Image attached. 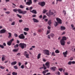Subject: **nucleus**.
<instances>
[{
	"label": "nucleus",
	"mask_w": 75,
	"mask_h": 75,
	"mask_svg": "<svg viewBox=\"0 0 75 75\" xmlns=\"http://www.w3.org/2000/svg\"><path fill=\"white\" fill-rule=\"evenodd\" d=\"M67 40V38L65 36H63L60 40V43L62 45H64L65 42L64 41Z\"/></svg>",
	"instance_id": "1"
},
{
	"label": "nucleus",
	"mask_w": 75,
	"mask_h": 75,
	"mask_svg": "<svg viewBox=\"0 0 75 75\" xmlns=\"http://www.w3.org/2000/svg\"><path fill=\"white\" fill-rule=\"evenodd\" d=\"M19 46L21 47L22 49H24V48H26L27 45L24 43H20L19 44Z\"/></svg>",
	"instance_id": "2"
},
{
	"label": "nucleus",
	"mask_w": 75,
	"mask_h": 75,
	"mask_svg": "<svg viewBox=\"0 0 75 75\" xmlns=\"http://www.w3.org/2000/svg\"><path fill=\"white\" fill-rule=\"evenodd\" d=\"M18 11L19 13V14H26L27 13V11H22V10L20 9H18Z\"/></svg>",
	"instance_id": "3"
},
{
	"label": "nucleus",
	"mask_w": 75,
	"mask_h": 75,
	"mask_svg": "<svg viewBox=\"0 0 75 75\" xmlns=\"http://www.w3.org/2000/svg\"><path fill=\"white\" fill-rule=\"evenodd\" d=\"M43 52L44 54H46L47 55H50V52L48 50H43Z\"/></svg>",
	"instance_id": "4"
},
{
	"label": "nucleus",
	"mask_w": 75,
	"mask_h": 75,
	"mask_svg": "<svg viewBox=\"0 0 75 75\" xmlns=\"http://www.w3.org/2000/svg\"><path fill=\"white\" fill-rule=\"evenodd\" d=\"M28 1L26 3L27 6H30L32 4V0H27Z\"/></svg>",
	"instance_id": "5"
},
{
	"label": "nucleus",
	"mask_w": 75,
	"mask_h": 75,
	"mask_svg": "<svg viewBox=\"0 0 75 75\" xmlns=\"http://www.w3.org/2000/svg\"><path fill=\"white\" fill-rule=\"evenodd\" d=\"M38 4L40 6H41V7H44L45 5V2L44 1L41 2H39Z\"/></svg>",
	"instance_id": "6"
},
{
	"label": "nucleus",
	"mask_w": 75,
	"mask_h": 75,
	"mask_svg": "<svg viewBox=\"0 0 75 75\" xmlns=\"http://www.w3.org/2000/svg\"><path fill=\"white\" fill-rule=\"evenodd\" d=\"M18 38L20 39H24L25 38V36L23 34H22L18 36Z\"/></svg>",
	"instance_id": "7"
},
{
	"label": "nucleus",
	"mask_w": 75,
	"mask_h": 75,
	"mask_svg": "<svg viewBox=\"0 0 75 75\" xmlns=\"http://www.w3.org/2000/svg\"><path fill=\"white\" fill-rule=\"evenodd\" d=\"M56 20L59 24H62V20H61V19L57 18H56Z\"/></svg>",
	"instance_id": "8"
},
{
	"label": "nucleus",
	"mask_w": 75,
	"mask_h": 75,
	"mask_svg": "<svg viewBox=\"0 0 75 75\" xmlns=\"http://www.w3.org/2000/svg\"><path fill=\"white\" fill-rule=\"evenodd\" d=\"M50 62H46L45 64V65L46 66L47 68H49L50 67Z\"/></svg>",
	"instance_id": "9"
},
{
	"label": "nucleus",
	"mask_w": 75,
	"mask_h": 75,
	"mask_svg": "<svg viewBox=\"0 0 75 75\" xmlns=\"http://www.w3.org/2000/svg\"><path fill=\"white\" fill-rule=\"evenodd\" d=\"M63 54L65 58H66L67 56V55L68 54V51L67 50L65 52H64L63 53Z\"/></svg>",
	"instance_id": "10"
},
{
	"label": "nucleus",
	"mask_w": 75,
	"mask_h": 75,
	"mask_svg": "<svg viewBox=\"0 0 75 75\" xmlns=\"http://www.w3.org/2000/svg\"><path fill=\"white\" fill-rule=\"evenodd\" d=\"M6 32V30L5 29H2L0 30V34H4Z\"/></svg>",
	"instance_id": "11"
},
{
	"label": "nucleus",
	"mask_w": 75,
	"mask_h": 75,
	"mask_svg": "<svg viewBox=\"0 0 75 75\" xmlns=\"http://www.w3.org/2000/svg\"><path fill=\"white\" fill-rule=\"evenodd\" d=\"M68 65H71V64H75V61H69L68 63Z\"/></svg>",
	"instance_id": "12"
},
{
	"label": "nucleus",
	"mask_w": 75,
	"mask_h": 75,
	"mask_svg": "<svg viewBox=\"0 0 75 75\" xmlns=\"http://www.w3.org/2000/svg\"><path fill=\"white\" fill-rule=\"evenodd\" d=\"M30 12L34 14H37V11L33 9L32 11H30Z\"/></svg>",
	"instance_id": "13"
},
{
	"label": "nucleus",
	"mask_w": 75,
	"mask_h": 75,
	"mask_svg": "<svg viewBox=\"0 0 75 75\" xmlns=\"http://www.w3.org/2000/svg\"><path fill=\"white\" fill-rule=\"evenodd\" d=\"M33 21L34 23H38L39 22L38 20H37V19H35V18H33Z\"/></svg>",
	"instance_id": "14"
},
{
	"label": "nucleus",
	"mask_w": 75,
	"mask_h": 75,
	"mask_svg": "<svg viewBox=\"0 0 75 75\" xmlns=\"http://www.w3.org/2000/svg\"><path fill=\"white\" fill-rule=\"evenodd\" d=\"M66 28L64 26H61L60 27L61 30H65Z\"/></svg>",
	"instance_id": "15"
},
{
	"label": "nucleus",
	"mask_w": 75,
	"mask_h": 75,
	"mask_svg": "<svg viewBox=\"0 0 75 75\" xmlns=\"http://www.w3.org/2000/svg\"><path fill=\"white\" fill-rule=\"evenodd\" d=\"M16 64H17V62L14 61L11 63V65H15Z\"/></svg>",
	"instance_id": "16"
},
{
	"label": "nucleus",
	"mask_w": 75,
	"mask_h": 75,
	"mask_svg": "<svg viewBox=\"0 0 75 75\" xmlns=\"http://www.w3.org/2000/svg\"><path fill=\"white\" fill-rule=\"evenodd\" d=\"M55 68H56L55 67H51L50 68V69L53 70V71H55Z\"/></svg>",
	"instance_id": "17"
},
{
	"label": "nucleus",
	"mask_w": 75,
	"mask_h": 75,
	"mask_svg": "<svg viewBox=\"0 0 75 75\" xmlns=\"http://www.w3.org/2000/svg\"><path fill=\"white\" fill-rule=\"evenodd\" d=\"M48 71H49L48 70H47L43 71H42V73L43 74H46V73L48 72Z\"/></svg>",
	"instance_id": "18"
},
{
	"label": "nucleus",
	"mask_w": 75,
	"mask_h": 75,
	"mask_svg": "<svg viewBox=\"0 0 75 75\" xmlns=\"http://www.w3.org/2000/svg\"><path fill=\"white\" fill-rule=\"evenodd\" d=\"M24 31H28L29 30V28H25L23 29Z\"/></svg>",
	"instance_id": "19"
},
{
	"label": "nucleus",
	"mask_w": 75,
	"mask_h": 75,
	"mask_svg": "<svg viewBox=\"0 0 75 75\" xmlns=\"http://www.w3.org/2000/svg\"><path fill=\"white\" fill-rule=\"evenodd\" d=\"M41 53H39L37 56V59H40V57H41Z\"/></svg>",
	"instance_id": "20"
},
{
	"label": "nucleus",
	"mask_w": 75,
	"mask_h": 75,
	"mask_svg": "<svg viewBox=\"0 0 75 75\" xmlns=\"http://www.w3.org/2000/svg\"><path fill=\"white\" fill-rule=\"evenodd\" d=\"M50 36L51 37H52V38H53L54 36H55V35L52 33H51L50 34Z\"/></svg>",
	"instance_id": "21"
},
{
	"label": "nucleus",
	"mask_w": 75,
	"mask_h": 75,
	"mask_svg": "<svg viewBox=\"0 0 75 75\" xmlns=\"http://www.w3.org/2000/svg\"><path fill=\"white\" fill-rule=\"evenodd\" d=\"M8 34L9 35L8 36V38H10V37H11V33H8Z\"/></svg>",
	"instance_id": "22"
},
{
	"label": "nucleus",
	"mask_w": 75,
	"mask_h": 75,
	"mask_svg": "<svg viewBox=\"0 0 75 75\" xmlns=\"http://www.w3.org/2000/svg\"><path fill=\"white\" fill-rule=\"evenodd\" d=\"M11 42H10V41H9L7 43V44L8 45H9V46H10L11 45Z\"/></svg>",
	"instance_id": "23"
},
{
	"label": "nucleus",
	"mask_w": 75,
	"mask_h": 75,
	"mask_svg": "<svg viewBox=\"0 0 75 75\" xmlns=\"http://www.w3.org/2000/svg\"><path fill=\"white\" fill-rule=\"evenodd\" d=\"M54 25L55 27H57L58 25V22H55V23L54 24Z\"/></svg>",
	"instance_id": "24"
},
{
	"label": "nucleus",
	"mask_w": 75,
	"mask_h": 75,
	"mask_svg": "<svg viewBox=\"0 0 75 75\" xmlns=\"http://www.w3.org/2000/svg\"><path fill=\"white\" fill-rule=\"evenodd\" d=\"M51 20H50L48 21V24L49 25H50L51 24Z\"/></svg>",
	"instance_id": "25"
},
{
	"label": "nucleus",
	"mask_w": 75,
	"mask_h": 75,
	"mask_svg": "<svg viewBox=\"0 0 75 75\" xmlns=\"http://www.w3.org/2000/svg\"><path fill=\"white\" fill-rule=\"evenodd\" d=\"M12 75H17V73L13 72L12 73Z\"/></svg>",
	"instance_id": "26"
},
{
	"label": "nucleus",
	"mask_w": 75,
	"mask_h": 75,
	"mask_svg": "<svg viewBox=\"0 0 75 75\" xmlns=\"http://www.w3.org/2000/svg\"><path fill=\"white\" fill-rule=\"evenodd\" d=\"M55 52L56 54H59V53L60 52L58 50H57L55 51Z\"/></svg>",
	"instance_id": "27"
},
{
	"label": "nucleus",
	"mask_w": 75,
	"mask_h": 75,
	"mask_svg": "<svg viewBox=\"0 0 75 75\" xmlns=\"http://www.w3.org/2000/svg\"><path fill=\"white\" fill-rule=\"evenodd\" d=\"M55 74L56 75H60L61 74L60 73V72L59 71H57L56 72Z\"/></svg>",
	"instance_id": "28"
},
{
	"label": "nucleus",
	"mask_w": 75,
	"mask_h": 75,
	"mask_svg": "<svg viewBox=\"0 0 75 75\" xmlns=\"http://www.w3.org/2000/svg\"><path fill=\"white\" fill-rule=\"evenodd\" d=\"M13 11H14V12H17V11H18V9L16 8L13 9Z\"/></svg>",
	"instance_id": "29"
},
{
	"label": "nucleus",
	"mask_w": 75,
	"mask_h": 75,
	"mask_svg": "<svg viewBox=\"0 0 75 75\" xmlns=\"http://www.w3.org/2000/svg\"><path fill=\"white\" fill-rule=\"evenodd\" d=\"M47 11H48V10H46L45 9L43 10V13H45L46 12H47Z\"/></svg>",
	"instance_id": "30"
},
{
	"label": "nucleus",
	"mask_w": 75,
	"mask_h": 75,
	"mask_svg": "<svg viewBox=\"0 0 75 75\" xmlns=\"http://www.w3.org/2000/svg\"><path fill=\"white\" fill-rule=\"evenodd\" d=\"M0 48H2V49H4V46L2 45H0Z\"/></svg>",
	"instance_id": "31"
},
{
	"label": "nucleus",
	"mask_w": 75,
	"mask_h": 75,
	"mask_svg": "<svg viewBox=\"0 0 75 75\" xmlns=\"http://www.w3.org/2000/svg\"><path fill=\"white\" fill-rule=\"evenodd\" d=\"M13 68L15 69H18V67L17 66H13Z\"/></svg>",
	"instance_id": "32"
},
{
	"label": "nucleus",
	"mask_w": 75,
	"mask_h": 75,
	"mask_svg": "<svg viewBox=\"0 0 75 75\" xmlns=\"http://www.w3.org/2000/svg\"><path fill=\"white\" fill-rule=\"evenodd\" d=\"M43 67L44 70H45V69H47V67H46L45 66V65L44 64H43Z\"/></svg>",
	"instance_id": "33"
},
{
	"label": "nucleus",
	"mask_w": 75,
	"mask_h": 75,
	"mask_svg": "<svg viewBox=\"0 0 75 75\" xmlns=\"http://www.w3.org/2000/svg\"><path fill=\"white\" fill-rule=\"evenodd\" d=\"M17 16L18 17H19V18H21L22 17L20 15L18 14H17Z\"/></svg>",
	"instance_id": "34"
},
{
	"label": "nucleus",
	"mask_w": 75,
	"mask_h": 75,
	"mask_svg": "<svg viewBox=\"0 0 75 75\" xmlns=\"http://www.w3.org/2000/svg\"><path fill=\"white\" fill-rule=\"evenodd\" d=\"M20 8H24V6H23L22 5H20L19 6Z\"/></svg>",
	"instance_id": "35"
},
{
	"label": "nucleus",
	"mask_w": 75,
	"mask_h": 75,
	"mask_svg": "<svg viewBox=\"0 0 75 75\" xmlns=\"http://www.w3.org/2000/svg\"><path fill=\"white\" fill-rule=\"evenodd\" d=\"M27 54H28V52L26 51H25L24 53V56H25V55H27Z\"/></svg>",
	"instance_id": "36"
},
{
	"label": "nucleus",
	"mask_w": 75,
	"mask_h": 75,
	"mask_svg": "<svg viewBox=\"0 0 75 75\" xmlns=\"http://www.w3.org/2000/svg\"><path fill=\"white\" fill-rule=\"evenodd\" d=\"M50 30H47L46 35H48V34H50Z\"/></svg>",
	"instance_id": "37"
},
{
	"label": "nucleus",
	"mask_w": 75,
	"mask_h": 75,
	"mask_svg": "<svg viewBox=\"0 0 75 75\" xmlns=\"http://www.w3.org/2000/svg\"><path fill=\"white\" fill-rule=\"evenodd\" d=\"M56 4H57L58 1H59V2H61L62 1V0H56Z\"/></svg>",
	"instance_id": "38"
},
{
	"label": "nucleus",
	"mask_w": 75,
	"mask_h": 75,
	"mask_svg": "<svg viewBox=\"0 0 75 75\" xmlns=\"http://www.w3.org/2000/svg\"><path fill=\"white\" fill-rule=\"evenodd\" d=\"M25 56H26V58H29V54H26V55H25Z\"/></svg>",
	"instance_id": "39"
},
{
	"label": "nucleus",
	"mask_w": 75,
	"mask_h": 75,
	"mask_svg": "<svg viewBox=\"0 0 75 75\" xmlns=\"http://www.w3.org/2000/svg\"><path fill=\"white\" fill-rule=\"evenodd\" d=\"M11 25H15V22L13 21V22L11 24Z\"/></svg>",
	"instance_id": "40"
},
{
	"label": "nucleus",
	"mask_w": 75,
	"mask_h": 75,
	"mask_svg": "<svg viewBox=\"0 0 75 75\" xmlns=\"http://www.w3.org/2000/svg\"><path fill=\"white\" fill-rule=\"evenodd\" d=\"M1 59L2 61H4L6 59H5V57H3Z\"/></svg>",
	"instance_id": "41"
},
{
	"label": "nucleus",
	"mask_w": 75,
	"mask_h": 75,
	"mask_svg": "<svg viewBox=\"0 0 75 75\" xmlns=\"http://www.w3.org/2000/svg\"><path fill=\"white\" fill-rule=\"evenodd\" d=\"M52 56H55L56 55L55 54V53L54 52H52Z\"/></svg>",
	"instance_id": "42"
},
{
	"label": "nucleus",
	"mask_w": 75,
	"mask_h": 75,
	"mask_svg": "<svg viewBox=\"0 0 75 75\" xmlns=\"http://www.w3.org/2000/svg\"><path fill=\"white\" fill-rule=\"evenodd\" d=\"M14 47H15V48H16H16H18V44H16V45H15Z\"/></svg>",
	"instance_id": "43"
},
{
	"label": "nucleus",
	"mask_w": 75,
	"mask_h": 75,
	"mask_svg": "<svg viewBox=\"0 0 75 75\" xmlns=\"http://www.w3.org/2000/svg\"><path fill=\"white\" fill-rule=\"evenodd\" d=\"M21 68H22V69H24V65H21Z\"/></svg>",
	"instance_id": "44"
},
{
	"label": "nucleus",
	"mask_w": 75,
	"mask_h": 75,
	"mask_svg": "<svg viewBox=\"0 0 75 75\" xmlns=\"http://www.w3.org/2000/svg\"><path fill=\"white\" fill-rule=\"evenodd\" d=\"M63 13H64V15H66V14H67L66 13V11L65 10L63 11Z\"/></svg>",
	"instance_id": "45"
},
{
	"label": "nucleus",
	"mask_w": 75,
	"mask_h": 75,
	"mask_svg": "<svg viewBox=\"0 0 75 75\" xmlns=\"http://www.w3.org/2000/svg\"><path fill=\"white\" fill-rule=\"evenodd\" d=\"M59 70L60 72H62V70H63V69H62V68H61L60 69H59Z\"/></svg>",
	"instance_id": "46"
},
{
	"label": "nucleus",
	"mask_w": 75,
	"mask_h": 75,
	"mask_svg": "<svg viewBox=\"0 0 75 75\" xmlns=\"http://www.w3.org/2000/svg\"><path fill=\"white\" fill-rule=\"evenodd\" d=\"M23 33L25 35H27V33L25 32H24Z\"/></svg>",
	"instance_id": "47"
},
{
	"label": "nucleus",
	"mask_w": 75,
	"mask_h": 75,
	"mask_svg": "<svg viewBox=\"0 0 75 75\" xmlns=\"http://www.w3.org/2000/svg\"><path fill=\"white\" fill-rule=\"evenodd\" d=\"M54 13L53 12H51L50 13H49L50 15H53Z\"/></svg>",
	"instance_id": "48"
},
{
	"label": "nucleus",
	"mask_w": 75,
	"mask_h": 75,
	"mask_svg": "<svg viewBox=\"0 0 75 75\" xmlns=\"http://www.w3.org/2000/svg\"><path fill=\"white\" fill-rule=\"evenodd\" d=\"M13 52H17V51H18V49H14L13 50Z\"/></svg>",
	"instance_id": "49"
},
{
	"label": "nucleus",
	"mask_w": 75,
	"mask_h": 75,
	"mask_svg": "<svg viewBox=\"0 0 75 75\" xmlns=\"http://www.w3.org/2000/svg\"><path fill=\"white\" fill-rule=\"evenodd\" d=\"M14 36H15V37H17L18 36V35H17V34L16 33H15L14 34Z\"/></svg>",
	"instance_id": "50"
},
{
	"label": "nucleus",
	"mask_w": 75,
	"mask_h": 75,
	"mask_svg": "<svg viewBox=\"0 0 75 75\" xmlns=\"http://www.w3.org/2000/svg\"><path fill=\"white\" fill-rule=\"evenodd\" d=\"M10 11H9L5 12V13H6V14H10Z\"/></svg>",
	"instance_id": "51"
},
{
	"label": "nucleus",
	"mask_w": 75,
	"mask_h": 75,
	"mask_svg": "<svg viewBox=\"0 0 75 75\" xmlns=\"http://www.w3.org/2000/svg\"><path fill=\"white\" fill-rule=\"evenodd\" d=\"M13 41H14V39H11V40H10L9 41L11 42V43H12V42H13Z\"/></svg>",
	"instance_id": "52"
},
{
	"label": "nucleus",
	"mask_w": 75,
	"mask_h": 75,
	"mask_svg": "<svg viewBox=\"0 0 75 75\" xmlns=\"http://www.w3.org/2000/svg\"><path fill=\"white\" fill-rule=\"evenodd\" d=\"M47 37L48 38H49V39H51V38H50V35H48Z\"/></svg>",
	"instance_id": "53"
},
{
	"label": "nucleus",
	"mask_w": 75,
	"mask_h": 75,
	"mask_svg": "<svg viewBox=\"0 0 75 75\" xmlns=\"http://www.w3.org/2000/svg\"><path fill=\"white\" fill-rule=\"evenodd\" d=\"M19 22L20 23H22V22H23V20H19Z\"/></svg>",
	"instance_id": "54"
},
{
	"label": "nucleus",
	"mask_w": 75,
	"mask_h": 75,
	"mask_svg": "<svg viewBox=\"0 0 75 75\" xmlns=\"http://www.w3.org/2000/svg\"><path fill=\"white\" fill-rule=\"evenodd\" d=\"M42 31V30H41V29H38V31L39 33H40V32H41Z\"/></svg>",
	"instance_id": "55"
},
{
	"label": "nucleus",
	"mask_w": 75,
	"mask_h": 75,
	"mask_svg": "<svg viewBox=\"0 0 75 75\" xmlns=\"http://www.w3.org/2000/svg\"><path fill=\"white\" fill-rule=\"evenodd\" d=\"M18 65L19 67H20V66H21V62H19L18 63Z\"/></svg>",
	"instance_id": "56"
},
{
	"label": "nucleus",
	"mask_w": 75,
	"mask_h": 75,
	"mask_svg": "<svg viewBox=\"0 0 75 75\" xmlns=\"http://www.w3.org/2000/svg\"><path fill=\"white\" fill-rule=\"evenodd\" d=\"M47 17V16L45 15H44L43 16V19H44V18H45Z\"/></svg>",
	"instance_id": "57"
},
{
	"label": "nucleus",
	"mask_w": 75,
	"mask_h": 75,
	"mask_svg": "<svg viewBox=\"0 0 75 75\" xmlns=\"http://www.w3.org/2000/svg\"><path fill=\"white\" fill-rule=\"evenodd\" d=\"M0 68H1V69H4V67L3 66H1L0 67Z\"/></svg>",
	"instance_id": "58"
},
{
	"label": "nucleus",
	"mask_w": 75,
	"mask_h": 75,
	"mask_svg": "<svg viewBox=\"0 0 75 75\" xmlns=\"http://www.w3.org/2000/svg\"><path fill=\"white\" fill-rule=\"evenodd\" d=\"M51 74L50 73H47L46 74H44L43 75H50V74Z\"/></svg>",
	"instance_id": "59"
},
{
	"label": "nucleus",
	"mask_w": 75,
	"mask_h": 75,
	"mask_svg": "<svg viewBox=\"0 0 75 75\" xmlns=\"http://www.w3.org/2000/svg\"><path fill=\"white\" fill-rule=\"evenodd\" d=\"M32 9H33V7H30L29 10H32Z\"/></svg>",
	"instance_id": "60"
},
{
	"label": "nucleus",
	"mask_w": 75,
	"mask_h": 75,
	"mask_svg": "<svg viewBox=\"0 0 75 75\" xmlns=\"http://www.w3.org/2000/svg\"><path fill=\"white\" fill-rule=\"evenodd\" d=\"M72 60H73V57H71L70 59V61H72Z\"/></svg>",
	"instance_id": "61"
},
{
	"label": "nucleus",
	"mask_w": 75,
	"mask_h": 75,
	"mask_svg": "<svg viewBox=\"0 0 75 75\" xmlns=\"http://www.w3.org/2000/svg\"><path fill=\"white\" fill-rule=\"evenodd\" d=\"M43 61L44 62H46V60H45V59L44 58L43 59Z\"/></svg>",
	"instance_id": "62"
},
{
	"label": "nucleus",
	"mask_w": 75,
	"mask_h": 75,
	"mask_svg": "<svg viewBox=\"0 0 75 75\" xmlns=\"http://www.w3.org/2000/svg\"><path fill=\"white\" fill-rule=\"evenodd\" d=\"M33 17H36V15H33L32 16Z\"/></svg>",
	"instance_id": "63"
},
{
	"label": "nucleus",
	"mask_w": 75,
	"mask_h": 75,
	"mask_svg": "<svg viewBox=\"0 0 75 75\" xmlns=\"http://www.w3.org/2000/svg\"><path fill=\"white\" fill-rule=\"evenodd\" d=\"M3 44L4 46H6V43H4Z\"/></svg>",
	"instance_id": "64"
}]
</instances>
